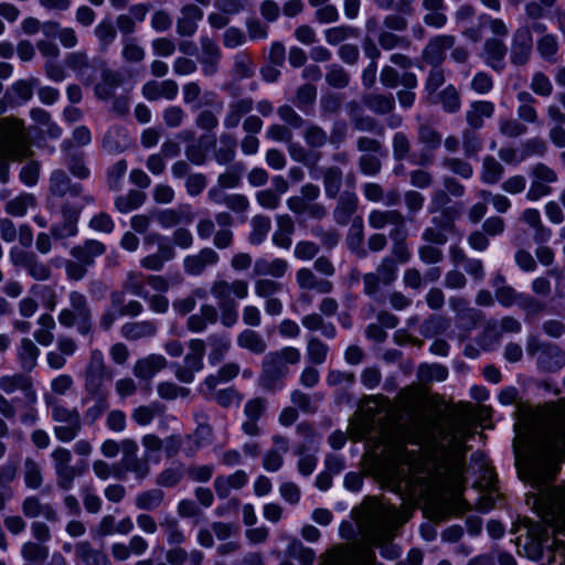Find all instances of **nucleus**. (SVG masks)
<instances>
[{
  "label": "nucleus",
  "instance_id": "1",
  "mask_svg": "<svg viewBox=\"0 0 565 565\" xmlns=\"http://www.w3.org/2000/svg\"><path fill=\"white\" fill-rule=\"evenodd\" d=\"M473 435L475 431L466 424L438 426L427 440L434 460L433 471H417L414 466L406 472L402 469L396 491L411 501H419L430 494L459 495L465 486L466 444Z\"/></svg>",
  "mask_w": 565,
  "mask_h": 565
},
{
  "label": "nucleus",
  "instance_id": "2",
  "mask_svg": "<svg viewBox=\"0 0 565 565\" xmlns=\"http://www.w3.org/2000/svg\"><path fill=\"white\" fill-rule=\"evenodd\" d=\"M515 466L519 477L529 482L532 492L526 503L552 529L554 535L565 536V486L553 484L559 467L558 457L565 451V406L553 419L546 440L521 455L515 449Z\"/></svg>",
  "mask_w": 565,
  "mask_h": 565
},
{
  "label": "nucleus",
  "instance_id": "3",
  "mask_svg": "<svg viewBox=\"0 0 565 565\" xmlns=\"http://www.w3.org/2000/svg\"><path fill=\"white\" fill-rule=\"evenodd\" d=\"M28 134L23 121L14 117L0 119V151L6 159H0V182L9 181L7 159H19L25 151Z\"/></svg>",
  "mask_w": 565,
  "mask_h": 565
},
{
  "label": "nucleus",
  "instance_id": "4",
  "mask_svg": "<svg viewBox=\"0 0 565 565\" xmlns=\"http://www.w3.org/2000/svg\"><path fill=\"white\" fill-rule=\"evenodd\" d=\"M210 292L216 300L221 311V323L231 328L236 324L238 320L237 303L232 298V295L237 299H245L248 296V284L243 279H235L227 281L218 279L212 282Z\"/></svg>",
  "mask_w": 565,
  "mask_h": 565
},
{
  "label": "nucleus",
  "instance_id": "5",
  "mask_svg": "<svg viewBox=\"0 0 565 565\" xmlns=\"http://www.w3.org/2000/svg\"><path fill=\"white\" fill-rule=\"evenodd\" d=\"M407 518L396 509H388L377 519L370 531L372 544L380 547L381 555L387 559H395L401 555L397 545L391 543L397 527L406 522Z\"/></svg>",
  "mask_w": 565,
  "mask_h": 565
},
{
  "label": "nucleus",
  "instance_id": "6",
  "mask_svg": "<svg viewBox=\"0 0 565 565\" xmlns=\"http://www.w3.org/2000/svg\"><path fill=\"white\" fill-rule=\"evenodd\" d=\"M113 379L114 372L106 364L103 352L92 350L83 373L85 396H110L108 384Z\"/></svg>",
  "mask_w": 565,
  "mask_h": 565
},
{
  "label": "nucleus",
  "instance_id": "7",
  "mask_svg": "<svg viewBox=\"0 0 565 565\" xmlns=\"http://www.w3.org/2000/svg\"><path fill=\"white\" fill-rule=\"evenodd\" d=\"M526 353L535 360L541 372L555 373L565 366V351L555 343L540 340L537 335L527 337Z\"/></svg>",
  "mask_w": 565,
  "mask_h": 565
},
{
  "label": "nucleus",
  "instance_id": "8",
  "mask_svg": "<svg viewBox=\"0 0 565 565\" xmlns=\"http://www.w3.org/2000/svg\"><path fill=\"white\" fill-rule=\"evenodd\" d=\"M68 303L70 308L62 309L57 316L60 324L65 328L76 326L79 334H89L93 329V320L86 296L81 291L73 290L68 294Z\"/></svg>",
  "mask_w": 565,
  "mask_h": 565
},
{
  "label": "nucleus",
  "instance_id": "9",
  "mask_svg": "<svg viewBox=\"0 0 565 565\" xmlns=\"http://www.w3.org/2000/svg\"><path fill=\"white\" fill-rule=\"evenodd\" d=\"M52 419L60 424L53 428V433L62 443L74 440L82 430V418L76 408L55 404L52 407Z\"/></svg>",
  "mask_w": 565,
  "mask_h": 565
},
{
  "label": "nucleus",
  "instance_id": "10",
  "mask_svg": "<svg viewBox=\"0 0 565 565\" xmlns=\"http://www.w3.org/2000/svg\"><path fill=\"white\" fill-rule=\"evenodd\" d=\"M321 565H380L372 550L334 547L328 551Z\"/></svg>",
  "mask_w": 565,
  "mask_h": 565
},
{
  "label": "nucleus",
  "instance_id": "11",
  "mask_svg": "<svg viewBox=\"0 0 565 565\" xmlns=\"http://www.w3.org/2000/svg\"><path fill=\"white\" fill-rule=\"evenodd\" d=\"M81 200L82 203L76 209H72L68 205H64L62 207L63 222L53 224L50 228V233L54 239L62 241L77 235L79 212L84 205L92 204L94 202V198L89 194H83Z\"/></svg>",
  "mask_w": 565,
  "mask_h": 565
},
{
  "label": "nucleus",
  "instance_id": "12",
  "mask_svg": "<svg viewBox=\"0 0 565 565\" xmlns=\"http://www.w3.org/2000/svg\"><path fill=\"white\" fill-rule=\"evenodd\" d=\"M369 225L374 230H382L392 225L391 238L406 237L404 215L397 210H372L367 217Z\"/></svg>",
  "mask_w": 565,
  "mask_h": 565
},
{
  "label": "nucleus",
  "instance_id": "13",
  "mask_svg": "<svg viewBox=\"0 0 565 565\" xmlns=\"http://www.w3.org/2000/svg\"><path fill=\"white\" fill-rule=\"evenodd\" d=\"M0 390L11 395L15 392L23 394L24 402L28 404H36L38 394L33 386L31 376L24 373H13L0 376Z\"/></svg>",
  "mask_w": 565,
  "mask_h": 565
},
{
  "label": "nucleus",
  "instance_id": "14",
  "mask_svg": "<svg viewBox=\"0 0 565 565\" xmlns=\"http://www.w3.org/2000/svg\"><path fill=\"white\" fill-rule=\"evenodd\" d=\"M456 38L451 34H438L429 39L422 52V60L431 66H441L446 52L455 45Z\"/></svg>",
  "mask_w": 565,
  "mask_h": 565
},
{
  "label": "nucleus",
  "instance_id": "15",
  "mask_svg": "<svg viewBox=\"0 0 565 565\" xmlns=\"http://www.w3.org/2000/svg\"><path fill=\"white\" fill-rule=\"evenodd\" d=\"M200 46L199 62L201 64V72L205 77H212L218 72L222 51L217 43L207 35L200 38Z\"/></svg>",
  "mask_w": 565,
  "mask_h": 565
},
{
  "label": "nucleus",
  "instance_id": "16",
  "mask_svg": "<svg viewBox=\"0 0 565 565\" xmlns=\"http://www.w3.org/2000/svg\"><path fill=\"white\" fill-rule=\"evenodd\" d=\"M153 220L164 230L180 224H191L194 214L190 204H180L174 209L152 211Z\"/></svg>",
  "mask_w": 565,
  "mask_h": 565
},
{
  "label": "nucleus",
  "instance_id": "17",
  "mask_svg": "<svg viewBox=\"0 0 565 565\" xmlns=\"http://www.w3.org/2000/svg\"><path fill=\"white\" fill-rule=\"evenodd\" d=\"M300 359L301 353L297 348L285 347L280 350L267 353L262 364L287 376L288 364H297L300 362Z\"/></svg>",
  "mask_w": 565,
  "mask_h": 565
},
{
  "label": "nucleus",
  "instance_id": "18",
  "mask_svg": "<svg viewBox=\"0 0 565 565\" xmlns=\"http://www.w3.org/2000/svg\"><path fill=\"white\" fill-rule=\"evenodd\" d=\"M533 39L529 28L522 26L515 30L512 44L510 58L514 65H524L532 52Z\"/></svg>",
  "mask_w": 565,
  "mask_h": 565
},
{
  "label": "nucleus",
  "instance_id": "19",
  "mask_svg": "<svg viewBox=\"0 0 565 565\" xmlns=\"http://www.w3.org/2000/svg\"><path fill=\"white\" fill-rule=\"evenodd\" d=\"M267 401L264 397H254L244 405L245 419L242 423V430L248 436H257L260 433L258 420L265 414Z\"/></svg>",
  "mask_w": 565,
  "mask_h": 565
},
{
  "label": "nucleus",
  "instance_id": "20",
  "mask_svg": "<svg viewBox=\"0 0 565 565\" xmlns=\"http://www.w3.org/2000/svg\"><path fill=\"white\" fill-rule=\"evenodd\" d=\"M179 92V86L173 79H164L161 82L151 79L142 85V96L150 102L167 99L173 100Z\"/></svg>",
  "mask_w": 565,
  "mask_h": 565
},
{
  "label": "nucleus",
  "instance_id": "21",
  "mask_svg": "<svg viewBox=\"0 0 565 565\" xmlns=\"http://www.w3.org/2000/svg\"><path fill=\"white\" fill-rule=\"evenodd\" d=\"M273 447L263 457V468L268 472L278 471L284 465V455L289 450L288 439L279 434L271 437Z\"/></svg>",
  "mask_w": 565,
  "mask_h": 565
},
{
  "label": "nucleus",
  "instance_id": "22",
  "mask_svg": "<svg viewBox=\"0 0 565 565\" xmlns=\"http://www.w3.org/2000/svg\"><path fill=\"white\" fill-rule=\"evenodd\" d=\"M21 513L26 519L44 518L46 521L54 522L57 520V513L49 503H43L35 494H30L21 501Z\"/></svg>",
  "mask_w": 565,
  "mask_h": 565
},
{
  "label": "nucleus",
  "instance_id": "23",
  "mask_svg": "<svg viewBox=\"0 0 565 565\" xmlns=\"http://www.w3.org/2000/svg\"><path fill=\"white\" fill-rule=\"evenodd\" d=\"M218 260V254L214 249L205 247L198 254L186 256L183 259V267L186 274L191 276H199L207 267L216 265Z\"/></svg>",
  "mask_w": 565,
  "mask_h": 565
},
{
  "label": "nucleus",
  "instance_id": "24",
  "mask_svg": "<svg viewBox=\"0 0 565 565\" xmlns=\"http://www.w3.org/2000/svg\"><path fill=\"white\" fill-rule=\"evenodd\" d=\"M167 359L161 354H149L138 359L132 367V374L140 381H150L157 373L166 369Z\"/></svg>",
  "mask_w": 565,
  "mask_h": 565
},
{
  "label": "nucleus",
  "instance_id": "25",
  "mask_svg": "<svg viewBox=\"0 0 565 565\" xmlns=\"http://www.w3.org/2000/svg\"><path fill=\"white\" fill-rule=\"evenodd\" d=\"M74 557L83 565H113L109 556L99 548H95L88 541L74 544Z\"/></svg>",
  "mask_w": 565,
  "mask_h": 565
},
{
  "label": "nucleus",
  "instance_id": "26",
  "mask_svg": "<svg viewBox=\"0 0 565 565\" xmlns=\"http://www.w3.org/2000/svg\"><path fill=\"white\" fill-rule=\"evenodd\" d=\"M203 11L196 4L188 3L180 10L177 32L181 36H192L198 30V22L203 19Z\"/></svg>",
  "mask_w": 565,
  "mask_h": 565
},
{
  "label": "nucleus",
  "instance_id": "27",
  "mask_svg": "<svg viewBox=\"0 0 565 565\" xmlns=\"http://www.w3.org/2000/svg\"><path fill=\"white\" fill-rule=\"evenodd\" d=\"M289 269V263L282 258H257L254 263L253 274L256 277L270 276L275 279L282 278Z\"/></svg>",
  "mask_w": 565,
  "mask_h": 565
},
{
  "label": "nucleus",
  "instance_id": "28",
  "mask_svg": "<svg viewBox=\"0 0 565 565\" xmlns=\"http://www.w3.org/2000/svg\"><path fill=\"white\" fill-rule=\"evenodd\" d=\"M105 252L106 246L104 243L97 239H87L82 245L72 247L70 254L72 257L89 268L95 264V258L102 256Z\"/></svg>",
  "mask_w": 565,
  "mask_h": 565
},
{
  "label": "nucleus",
  "instance_id": "29",
  "mask_svg": "<svg viewBox=\"0 0 565 565\" xmlns=\"http://www.w3.org/2000/svg\"><path fill=\"white\" fill-rule=\"evenodd\" d=\"M248 482V476L244 470H236L228 476H217L214 480V489L220 499H225L232 490H239Z\"/></svg>",
  "mask_w": 565,
  "mask_h": 565
},
{
  "label": "nucleus",
  "instance_id": "30",
  "mask_svg": "<svg viewBox=\"0 0 565 565\" xmlns=\"http://www.w3.org/2000/svg\"><path fill=\"white\" fill-rule=\"evenodd\" d=\"M422 7L426 12L423 21L427 26L441 29L447 24V6L444 0H423Z\"/></svg>",
  "mask_w": 565,
  "mask_h": 565
},
{
  "label": "nucleus",
  "instance_id": "31",
  "mask_svg": "<svg viewBox=\"0 0 565 565\" xmlns=\"http://www.w3.org/2000/svg\"><path fill=\"white\" fill-rule=\"evenodd\" d=\"M494 114V104L489 100H478L471 103L466 113V121L473 130L480 129L484 125V120Z\"/></svg>",
  "mask_w": 565,
  "mask_h": 565
},
{
  "label": "nucleus",
  "instance_id": "32",
  "mask_svg": "<svg viewBox=\"0 0 565 565\" xmlns=\"http://www.w3.org/2000/svg\"><path fill=\"white\" fill-rule=\"evenodd\" d=\"M83 188L81 184L72 183L67 174L62 170H55L50 178V192L56 196L82 195Z\"/></svg>",
  "mask_w": 565,
  "mask_h": 565
},
{
  "label": "nucleus",
  "instance_id": "33",
  "mask_svg": "<svg viewBox=\"0 0 565 565\" xmlns=\"http://www.w3.org/2000/svg\"><path fill=\"white\" fill-rule=\"evenodd\" d=\"M505 44L497 39H488L484 42L483 55L487 65L497 72H501L505 66Z\"/></svg>",
  "mask_w": 565,
  "mask_h": 565
},
{
  "label": "nucleus",
  "instance_id": "34",
  "mask_svg": "<svg viewBox=\"0 0 565 565\" xmlns=\"http://www.w3.org/2000/svg\"><path fill=\"white\" fill-rule=\"evenodd\" d=\"M15 351L20 367L25 372H31L38 364L40 349L30 338H22Z\"/></svg>",
  "mask_w": 565,
  "mask_h": 565
},
{
  "label": "nucleus",
  "instance_id": "35",
  "mask_svg": "<svg viewBox=\"0 0 565 565\" xmlns=\"http://www.w3.org/2000/svg\"><path fill=\"white\" fill-rule=\"evenodd\" d=\"M65 65L76 73L77 78L84 85H90L93 82V76L89 74L92 68L89 58L85 52L77 51L72 52L65 57Z\"/></svg>",
  "mask_w": 565,
  "mask_h": 565
},
{
  "label": "nucleus",
  "instance_id": "36",
  "mask_svg": "<svg viewBox=\"0 0 565 565\" xmlns=\"http://www.w3.org/2000/svg\"><path fill=\"white\" fill-rule=\"evenodd\" d=\"M121 83V76L118 72L106 68L102 72L100 81L94 88L95 96L103 100H109Z\"/></svg>",
  "mask_w": 565,
  "mask_h": 565
},
{
  "label": "nucleus",
  "instance_id": "37",
  "mask_svg": "<svg viewBox=\"0 0 565 565\" xmlns=\"http://www.w3.org/2000/svg\"><path fill=\"white\" fill-rule=\"evenodd\" d=\"M359 199L354 192H343L333 211V218L340 225H347L358 210Z\"/></svg>",
  "mask_w": 565,
  "mask_h": 565
},
{
  "label": "nucleus",
  "instance_id": "38",
  "mask_svg": "<svg viewBox=\"0 0 565 565\" xmlns=\"http://www.w3.org/2000/svg\"><path fill=\"white\" fill-rule=\"evenodd\" d=\"M217 309L209 303L202 305L199 313L191 315L188 318L186 327L192 332H203L209 324H214L217 321Z\"/></svg>",
  "mask_w": 565,
  "mask_h": 565
},
{
  "label": "nucleus",
  "instance_id": "39",
  "mask_svg": "<svg viewBox=\"0 0 565 565\" xmlns=\"http://www.w3.org/2000/svg\"><path fill=\"white\" fill-rule=\"evenodd\" d=\"M207 345L210 348L209 363L216 365L228 353L232 347L231 337L226 333H212L207 338Z\"/></svg>",
  "mask_w": 565,
  "mask_h": 565
},
{
  "label": "nucleus",
  "instance_id": "40",
  "mask_svg": "<svg viewBox=\"0 0 565 565\" xmlns=\"http://www.w3.org/2000/svg\"><path fill=\"white\" fill-rule=\"evenodd\" d=\"M277 230L273 234V243L277 247L289 249L292 239L291 235L295 232V223L288 214H280L276 216Z\"/></svg>",
  "mask_w": 565,
  "mask_h": 565
},
{
  "label": "nucleus",
  "instance_id": "41",
  "mask_svg": "<svg viewBox=\"0 0 565 565\" xmlns=\"http://www.w3.org/2000/svg\"><path fill=\"white\" fill-rule=\"evenodd\" d=\"M288 209L296 214H308L311 218L320 220L327 215L326 207L320 203H311L302 195H294L287 200Z\"/></svg>",
  "mask_w": 565,
  "mask_h": 565
},
{
  "label": "nucleus",
  "instance_id": "42",
  "mask_svg": "<svg viewBox=\"0 0 565 565\" xmlns=\"http://www.w3.org/2000/svg\"><path fill=\"white\" fill-rule=\"evenodd\" d=\"M166 559L170 565H202L204 553L196 548L188 552L180 546H175L167 552Z\"/></svg>",
  "mask_w": 565,
  "mask_h": 565
},
{
  "label": "nucleus",
  "instance_id": "43",
  "mask_svg": "<svg viewBox=\"0 0 565 565\" xmlns=\"http://www.w3.org/2000/svg\"><path fill=\"white\" fill-rule=\"evenodd\" d=\"M175 257L174 247H161L157 252L150 253L139 260L141 268L151 271H160L164 268L166 263Z\"/></svg>",
  "mask_w": 565,
  "mask_h": 565
},
{
  "label": "nucleus",
  "instance_id": "44",
  "mask_svg": "<svg viewBox=\"0 0 565 565\" xmlns=\"http://www.w3.org/2000/svg\"><path fill=\"white\" fill-rule=\"evenodd\" d=\"M236 343L241 349L253 354L260 355L267 350V342L260 333L252 329H245L237 334Z\"/></svg>",
  "mask_w": 565,
  "mask_h": 565
},
{
  "label": "nucleus",
  "instance_id": "45",
  "mask_svg": "<svg viewBox=\"0 0 565 565\" xmlns=\"http://www.w3.org/2000/svg\"><path fill=\"white\" fill-rule=\"evenodd\" d=\"M157 333V326L152 321L126 322L120 328V334L130 341H137L142 338H150Z\"/></svg>",
  "mask_w": 565,
  "mask_h": 565
},
{
  "label": "nucleus",
  "instance_id": "46",
  "mask_svg": "<svg viewBox=\"0 0 565 565\" xmlns=\"http://www.w3.org/2000/svg\"><path fill=\"white\" fill-rule=\"evenodd\" d=\"M254 103L250 98H242L228 105L224 117L225 128L232 129L238 126L242 117L253 109Z\"/></svg>",
  "mask_w": 565,
  "mask_h": 565
},
{
  "label": "nucleus",
  "instance_id": "47",
  "mask_svg": "<svg viewBox=\"0 0 565 565\" xmlns=\"http://www.w3.org/2000/svg\"><path fill=\"white\" fill-rule=\"evenodd\" d=\"M504 174V167L493 156H486L482 159L480 181L484 184H497Z\"/></svg>",
  "mask_w": 565,
  "mask_h": 565
},
{
  "label": "nucleus",
  "instance_id": "48",
  "mask_svg": "<svg viewBox=\"0 0 565 565\" xmlns=\"http://www.w3.org/2000/svg\"><path fill=\"white\" fill-rule=\"evenodd\" d=\"M39 328L34 331V340L43 345L49 347L54 341L53 330L55 329V320L50 313H42L36 320Z\"/></svg>",
  "mask_w": 565,
  "mask_h": 565
},
{
  "label": "nucleus",
  "instance_id": "49",
  "mask_svg": "<svg viewBox=\"0 0 565 565\" xmlns=\"http://www.w3.org/2000/svg\"><path fill=\"white\" fill-rule=\"evenodd\" d=\"M22 473L24 484L28 489L38 490L42 487L44 481L42 468L33 458L28 457L24 459Z\"/></svg>",
  "mask_w": 565,
  "mask_h": 565
},
{
  "label": "nucleus",
  "instance_id": "50",
  "mask_svg": "<svg viewBox=\"0 0 565 565\" xmlns=\"http://www.w3.org/2000/svg\"><path fill=\"white\" fill-rule=\"evenodd\" d=\"M239 365L235 362H230L220 367L216 374L205 377L202 386L209 392H212L221 382H230L235 379L239 373Z\"/></svg>",
  "mask_w": 565,
  "mask_h": 565
},
{
  "label": "nucleus",
  "instance_id": "51",
  "mask_svg": "<svg viewBox=\"0 0 565 565\" xmlns=\"http://www.w3.org/2000/svg\"><path fill=\"white\" fill-rule=\"evenodd\" d=\"M35 206L36 199L32 193H21L7 202L4 211L12 216L22 217L29 209Z\"/></svg>",
  "mask_w": 565,
  "mask_h": 565
},
{
  "label": "nucleus",
  "instance_id": "52",
  "mask_svg": "<svg viewBox=\"0 0 565 565\" xmlns=\"http://www.w3.org/2000/svg\"><path fill=\"white\" fill-rule=\"evenodd\" d=\"M201 392L204 394L205 398L215 401L221 407H231L233 405H238L242 401V395L233 387H227L224 390L209 392L205 387L201 385Z\"/></svg>",
  "mask_w": 565,
  "mask_h": 565
},
{
  "label": "nucleus",
  "instance_id": "53",
  "mask_svg": "<svg viewBox=\"0 0 565 565\" xmlns=\"http://www.w3.org/2000/svg\"><path fill=\"white\" fill-rule=\"evenodd\" d=\"M147 275L138 270H129L122 282V288L131 295L142 299H148V290L146 289Z\"/></svg>",
  "mask_w": 565,
  "mask_h": 565
},
{
  "label": "nucleus",
  "instance_id": "54",
  "mask_svg": "<svg viewBox=\"0 0 565 565\" xmlns=\"http://www.w3.org/2000/svg\"><path fill=\"white\" fill-rule=\"evenodd\" d=\"M110 396H85L83 403L93 402L85 411L84 418L88 424H95L109 408Z\"/></svg>",
  "mask_w": 565,
  "mask_h": 565
},
{
  "label": "nucleus",
  "instance_id": "55",
  "mask_svg": "<svg viewBox=\"0 0 565 565\" xmlns=\"http://www.w3.org/2000/svg\"><path fill=\"white\" fill-rule=\"evenodd\" d=\"M364 105L373 113L385 115L395 107V99L392 94H369L364 97Z\"/></svg>",
  "mask_w": 565,
  "mask_h": 565
},
{
  "label": "nucleus",
  "instance_id": "56",
  "mask_svg": "<svg viewBox=\"0 0 565 565\" xmlns=\"http://www.w3.org/2000/svg\"><path fill=\"white\" fill-rule=\"evenodd\" d=\"M120 465L126 472L132 473L138 480H143L150 473V462L145 456L140 457L139 454L135 457L120 459Z\"/></svg>",
  "mask_w": 565,
  "mask_h": 565
},
{
  "label": "nucleus",
  "instance_id": "57",
  "mask_svg": "<svg viewBox=\"0 0 565 565\" xmlns=\"http://www.w3.org/2000/svg\"><path fill=\"white\" fill-rule=\"evenodd\" d=\"M236 154V140L231 135L223 134L220 137V146L214 151V159L218 164L232 162Z\"/></svg>",
  "mask_w": 565,
  "mask_h": 565
},
{
  "label": "nucleus",
  "instance_id": "58",
  "mask_svg": "<svg viewBox=\"0 0 565 565\" xmlns=\"http://www.w3.org/2000/svg\"><path fill=\"white\" fill-rule=\"evenodd\" d=\"M250 233L248 236V241L252 245H260L267 237L270 228L271 222L268 216L265 215H256L250 221Z\"/></svg>",
  "mask_w": 565,
  "mask_h": 565
},
{
  "label": "nucleus",
  "instance_id": "59",
  "mask_svg": "<svg viewBox=\"0 0 565 565\" xmlns=\"http://www.w3.org/2000/svg\"><path fill=\"white\" fill-rule=\"evenodd\" d=\"M189 349L190 352L185 355L183 364L195 372H200L203 369L205 342L202 339H192L189 342Z\"/></svg>",
  "mask_w": 565,
  "mask_h": 565
},
{
  "label": "nucleus",
  "instance_id": "60",
  "mask_svg": "<svg viewBox=\"0 0 565 565\" xmlns=\"http://www.w3.org/2000/svg\"><path fill=\"white\" fill-rule=\"evenodd\" d=\"M301 323L309 331L320 330L327 339H333L337 334L335 327L331 322H326L319 313H310L302 317Z\"/></svg>",
  "mask_w": 565,
  "mask_h": 565
},
{
  "label": "nucleus",
  "instance_id": "61",
  "mask_svg": "<svg viewBox=\"0 0 565 565\" xmlns=\"http://www.w3.org/2000/svg\"><path fill=\"white\" fill-rule=\"evenodd\" d=\"M284 376L280 372L262 364V374L258 379V385L267 392L276 393L284 387Z\"/></svg>",
  "mask_w": 565,
  "mask_h": 565
},
{
  "label": "nucleus",
  "instance_id": "62",
  "mask_svg": "<svg viewBox=\"0 0 565 565\" xmlns=\"http://www.w3.org/2000/svg\"><path fill=\"white\" fill-rule=\"evenodd\" d=\"M359 36V30L354 26L341 24L329 28L324 31L326 42L330 45H338L345 40L356 39Z\"/></svg>",
  "mask_w": 565,
  "mask_h": 565
},
{
  "label": "nucleus",
  "instance_id": "63",
  "mask_svg": "<svg viewBox=\"0 0 565 565\" xmlns=\"http://www.w3.org/2000/svg\"><path fill=\"white\" fill-rule=\"evenodd\" d=\"M143 456L149 462L159 463L161 461L160 452L163 448V440L154 434H146L141 438Z\"/></svg>",
  "mask_w": 565,
  "mask_h": 565
},
{
  "label": "nucleus",
  "instance_id": "64",
  "mask_svg": "<svg viewBox=\"0 0 565 565\" xmlns=\"http://www.w3.org/2000/svg\"><path fill=\"white\" fill-rule=\"evenodd\" d=\"M290 557L297 559L301 565H312L316 553L312 548L305 546L299 540H291L287 547Z\"/></svg>",
  "mask_w": 565,
  "mask_h": 565
}]
</instances>
